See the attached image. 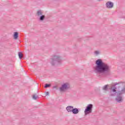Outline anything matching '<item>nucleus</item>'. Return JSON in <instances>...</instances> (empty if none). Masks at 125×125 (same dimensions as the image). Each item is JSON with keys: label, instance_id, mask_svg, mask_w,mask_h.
<instances>
[{"label": "nucleus", "instance_id": "39448f33", "mask_svg": "<svg viewBox=\"0 0 125 125\" xmlns=\"http://www.w3.org/2000/svg\"><path fill=\"white\" fill-rule=\"evenodd\" d=\"M70 89V84L68 83H65L62 85V86L60 87V91H63V90H68Z\"/></svg>", "mask_w": 125, "mask_h": 125}, {"label": "nucleus", "instance_id": "f03ea898", "mask_svg": "<svg viewBox=\"0 0 125 125\" xmlns=\"http://www.w3.org/2000/svg\"><path fill=\"white\" fill-rule=\"evenodd\" d=\"M95 73L96 74H104L105 76H110L111 66L105 63L101 59H98L96 61V66L94 67Z\"/></svg>", "mask_w": 125, "mask_h": 125}, {"label": "nucleus", "instance_id": "9b49d317", "mask_svg": "<svg viewBox=\"0 0 125 125\" xmlns=\"http://www.w3.org/2000/svg\"><path fill=\"white\" fill-rule=\"evenodd\" d=\"M108 86H109V85L108 84L105 85L103 87V90H104V91H108Z\"/></svg>", "mask_w": 125, "mask_h": 125}, {"label": "nucleus", "instance_id": "f8f14e48", "mask_svg": "<svg viewBox=\"0 0 125 125\" xmlns=\"http://www.w3.org/2000/svg\"><path fill=\"white\" fill-rule=\"evenodd\" d=\"M39 20L40 21H43L44 20V19H45V16L42 15V16H40L39 17Z\"/></svg>", "mask_w": 125, "mask_h": 125}, {"label": "nucleus", "instance_id": "0eeeda50", "mask_svg": "<svg viewBox=\"0 0 125 125\" xmlns=\"http://www.w3.org/2000/svg\"><path fill=\"white\" fill-rule=\"evenodd\" d=\"M74 108V106H67L66 107V110L68 112V113H72L73 112V109Z\"/></svg>", "mask_w": 125, "mask_h": 125}, {"label": "nucleus", "instance_id": "f257e3e1", "mask_svg": "<svg viewBox=\"0 0 125 125\" xmlns=\"http://www.w3.org/2000/svg\"><path fill=\"white\" fill-rule=\"evenodd\" d=\"M110 89V96H116V100L118 103L123 101V95L125 94V83L116 82L113 83Z\"/></svg>", "mask_w": 125, "mask_h": 125}, {"label": "nucleus", "instance_id": "ddd939ff", "mask_svg": "<svg viewBox=\"0 0 125 125\" xmlns=\"http://www.w3.org/2000/svg\"><path fill=\"white\" fill-rule=\"evenodd\" d=\"M32 98L34 99V100H37V99H39V96L37 95V94H33L32 95Z\"/></svg>", "mask_w": 125, "mask_h": 125}, {"label": "nucleus", "instance_id": "f3484780", "mask_svg": "<svg viewBox=\"0 0 125 125\" xmlns=\"http://www.w3.org/2000/svg\"><path fill=\"white\" fill-rule=\"evenodd\" d=\"M46 95H49V92H46Z\"/></svg>", "mask_w": 125, "mask_h": 125}, {"label": "nucleus", "instance_id": "a211bd4d", "mask_svg": "<svg viewBox=\"0 0 125 125\" xmlns=\"http://www.w3.org/2000/svg\"><path fill=\"white\" fill-rule=\"evenodd\" d=\"M97 1H101V0H97Z\"/></svg>", "mask_w": 125, "mask_h": 125}, {"label": "nucleus", "instance_id": "6e6552de", "mask_svg": "<svg viewBox=\"0 0 125 125\" xmlns=\"http://www.w3.org/2000/svg\"><path fill=\"white\" fill-rule=\"evenodd\" d=\"M79 108H74L73 107L72 109V113L74 114V115H77V114H79Z\"/></svg>", "mask_w": 125, "mask_h": 125}, {"label": "nucleus", "instance_id": "4468645a", "mask_svg": "<svg viewBox=\"0 0 125 125\" xmlns=\"http://www.w3.org/2000/svg\"><path fill=\"white\" fill-rule=\"evenodd\" d=\"M94 54L97 56L98 55H99L100 54V51L96 50L95 52H94Z\"/></svg>", "mask_w": 125, "mask_h": 125}, {"label": "nucleus", "instance_id": "6ab92c4d", "mask_svg": "<svg viewBox=\"0 0 125 125\" xmlns=\"http://www.w3.org/2000/svg\"><path fill=\"white\" fill-rule=\"evenodd\" d=\"M53 87H54V88H56V86H55Z\"/></svg>", "mask_w": 125, "mask_h": 125}, {"label": "nucleus", "instance_id": "20e7f679", "mask_svg": "<svg viewBox=\"0 0 125 125\" xmlns=\"http://www.w3.org/2000/svg\"><path fill=\"white\" fill-rule=\"evenodd\" d=\"M92 108H93V105L92 104H89L87 105L84 110L85 116L92 113Z\"/></svg>", "mask_w": 125, "mask_h": 125}, {"label": "nucleus", "instance_id": "dca6fc26", "mask_svg": "<svg viewBox=\"0 0 125 125\" xmlns=\"http://www.w3.org/2000/svg\"><path fill=\"white\" fill-rule=\"evenodd\" d=\"M50 86H51V84L46 83L45 84L44 88H47V87H50Z\"/></svg>", "mask_w": 125, "mask_h": 125}, {"label": "nucleus", "instance_id": "9d476101", "mask_svg": "<svg viewBox=\"0 0 125 125\" xmlns=\"http://www.w3.org/2000/svg\"><path fill=\"white\" fill-rule=\"evenodd\" d=\"M19 36V34L17 32H14V34L13 35V37L14 40H18V37Z\"/></svg>", "mask_w": 125, "mask_h": 125}, {"label": "nucleus", "instance_id": "1a4fd4ad", "mask_svg": "<svg viewBox=\"0 0 125 125\" xmlns=\"http://www.w3.org/2000/svg\"><path fill=\"white\" fill-rule=\"evenodd\" d=\"M43 13V12H42V11L39 10L37 11L36 14L38 17H40V16H42V15Z\"/></svg>", "mask_w": 125, "mask_h": 125}, {"label": "nucleus", "instance_id": "423d86ee", "mask_svg": "<svg viewBox=\"0 0 125 125\" xmlns=\"http://www.w3.org/2000/svg\"><path fill=\"white\" fill-rule=\"evenodd\" d=\"M106 8H113L114 7V3L112 1H108L105 3Z\"/></svg>", "mask_w": 125, "mask_h": 125}, {"label": "nucleus", "instance_id": "2eb2a0df", "mask_svg": "<svg viewBox=\"0 0 125 125\" xmlns=\"http://www.w3.org/2000/svg\"><path fill=\"white\" fill-rule=\"evenodd\" d=\"M18 55L20 59H22V57H23V54L21 52H19Z\"/></svg>", "mask_w": 125, "mask_h": 125}, {"label": "nucleus", "instance_id": "7ed1b4c3", "mask_svg": "<svg viewBox=\"0 0 125 125\" xmlns=\"http://www.w3.org/2000/svg\"><path fill=\"white\" fill-rule=\"evenodd\" d=\"M61 63H62V59L59 56H53V58L51 59V64L52 66L60 65Z\"/></svg>", "mask_w": 125, "mask_h": 125}]
</instances>
